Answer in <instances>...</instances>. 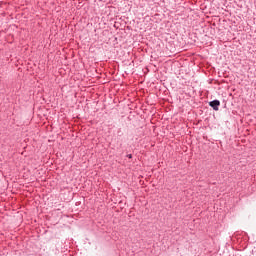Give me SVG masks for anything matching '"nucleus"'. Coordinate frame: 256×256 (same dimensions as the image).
Masks as SVG:
<instances>
[{"instance_id": "1", "label": "nucleus", "mask_w": 256, "mask_h": 256, "mask_svg": "<svg viewBox=\"0 0 256 256\" xmlns=\"http://www.w3.org/2000/svg\"><path fill=\"white\" fill-rule=\"evenodd\" d=\"M209 105L214 111H219V106L221 105V102L219 100H213L209 102Z\"/></svg>"}, {"instance_id": "2", "label": "nucleus", "mask_w": 256, "mask_h": 256, "mask_svg": "<svg viewBox=\"0 0 256 256\" xmlns=\"http://www.w3.org/2000/svg\"><path fill=\"white\" fill-rule=\"evenodd\" d=\"M127 157H128V159H133V155L132 154H128Z\"/></svg>"}]
</instances>
